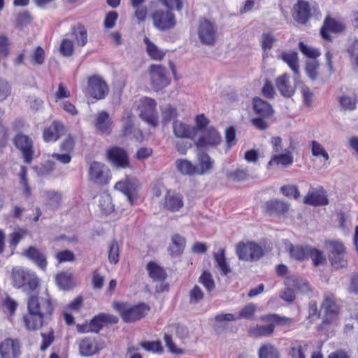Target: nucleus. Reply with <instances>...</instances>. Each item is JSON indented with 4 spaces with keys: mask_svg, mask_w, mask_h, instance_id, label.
Returning <instances> with one entry per match:
<instances>
[{
    "mask_svg": "<svg viewBox=\"0 0 358 358\" xmlns=\"http://www.w3.org/2000/svg\"><path fill=\"white\" fill-rule=\"evenodd\" d=\"M11 283L17 289L27 285L31 290H34L38 285V279L34 272L15 266L11 271Z\"/></svg>",
    "mask_w": 358,
    "mask_h": 358,
    "instance_id": "obj_1",
    "label": "nucleus"
},
{
    "mask_svg": "<svg viewBox=\"0 0 358 358\" xmlns=\"http://www.w3.org/2000/svg\"><path fill=\"white\" fill-rule=\"evenodd\" d=\"M99 206L101 212L105 215L110 214L114 210L112 199L106 193H103L100 196Z\"/></svg>",
    "mask_w": 358,
    "mask_h": 358,
    "instance_id": "obj_44",
    "label": "nucleus"
},
{
    "mask_svg": "<svg viewBox=\"0 0 358 358\" xmlns=\"http://www.w3.org/2000/svg\"><path fill=\"white\" fill-rule=\"evenodd\" d=\"M256 310L257 306L255 304L249 303L248 305L243 307L238 314H236L237 320L241 318L251 319L255 315Z\"/></svg>",
    "mask_w": 358,
    "mask_h": 358,
    "instance_id": "obj_55",
    "label": "nucleus"
},
{
    "mask_svg": "<svg viewBox=\"0 0 358 358\" xmlns=\"http://www.w3.org/2000/svg\"><path fill=\"white\" fill-rule=\"evenodd\" d=\"M147 270L150 277L155 281H162L166 278L165 271L155 262H149L147 265Z\"/></svg>",
    "mask_w": 358,
    "mask_h": 358,
    "instance_id": "obj_41",
    "label": "nucleus"
},
{
    "mask_svg": "<svg viewBox=\"0 0 358 358\" xmlns=\"http://www.w3.org/2000/svg\"><path fill=\"white\" fill-rule=\"evenodd\" d=\"M164 206L172 211L178 210L183 206L182 196L178 194L168 192L165 197Z\"/></svg>",
    "mask_w": 358,
    "mask_h": 358,
    "instance_id": "obj_33",
    "label": "nucleus"
},
{
    "mask_svg": "<svg viewBox=\"0 0 358 358\" xmlns=\"http://www.w3.org/2000/svg\"><path fill=\"white\" fill-rule=\"evenodd\" d=\"M109 88L106 82L98 75H94L88 78L85 90L88 95L96 100L103 99L108 94Z\"/></svg>",
    "mask_w": 358,
    "mask_h": 358,
    "instance_id": "obj_6",
    "label": "nucleus"
},
{
    "mask_svg": "<svg viewBox=\"0 0 358 358\" xmlns=\"http://www.w3.org/2000/svg\"><path fill=\"white\" fill-rule=\"evenodd\" d=\"M95 128L102 134H109L113 129V121L108 112H99L94 121Z\"/></svg>",
    "mask_w": 358,
    "mask_h": 358,
    "instance_id": "obj_21",
    "label": "nucleus"
},
{
    "mask_svg": "<svg viewBox=\"0 0 358 358\" xmlns=\"http://www.w3.org/2000/svg\"><path fill=\"white\" fill-rule=\"evenodd\" d=\"M44 318L37 313L29 311L28 314L24 316L23 321L27 329L34 331L42 327Z\"/></svg>",
    "mask_w": 358,
    "mask_h": 358,
    "instance_id": "obj_30",
    "label": "nucleus"
},
{
    "mask_svg": "<svg viewBox=\"0 0 358 358\" xmlns=\"http://www.w3.org/2000/svg\"><path fill=\"white\" fill-rule=\"evenodd\" d=\"M10 41L4 34L0 35V59L6 58L9 55Z\"/></svg>",
    "mask_w": 358,
    "mask_h": 358,
    "instance_id": "obj_60",
    "label": "nucleus"
},
{
    "mask_svg": "<svg viewBox=\"0 0 358 358\" xmlns=\"http://www.w3.org/2000/svg\"><path fill=\"white\" fill-rule=\"evenodd\" d=\"M104 165L100 162H93L89 169V178L96 184L107 183V177L103 172Z\"/></svg>",
    "mask_w": 358,
    "mask_h": 358,
    "instance_id": "obj_23",
    "label": "nucleus"
},
{
    "mask_svg": "<svg viewBox=\"0 0 358 358\" xmlns=\"http://www.w3.org/2000/svg\"><path fill=\"white\" fill-rule=\"evenodd\" d=\"M308 248L309 247L294 246L290 244L289 247L290 256L297 260H303L308 257Z\"/></svg>",
    "mask_w": 358,
    "mask_h": 358,
    "instance_id": "obj_46",
    "label": "nucleus"
},
{
    "mask_svg": "<svg viewBox=\"0 0 358 358\" xmlns=\"http://www.w3.org/2000/svg\"><path fill=\"white\" fill-rule=\"evenodd\" d=\"M23 255L32 261L38 268L43 271L46 270L47 259L44 252L34 246L29 247L23 252Z\"/></svg>",
    "mask_w": 358,
    "mask_h": 358,
    "instance_id": "obj_20",
    "label": "nucleus"
},
{
    "mask_svg": "<svg viewBox=\"0 0 358 358\" xmlns=\"http://www.w3.org/2000/svg\"><path fill=\"white\" fill-rule=\"evenodd\" d=\"M73 35L78 45L84 46L87 41V31L85 27L80 24L73 28Z\"/></svg>",
    "mask_w": 358,
    "mask_h": 358,
    "instance_id": "obj_48",
    "label": "nucleus"
},
{
    "mask_svg": "<svg viewBox=\"0 0 358 358\" xmlns=\"http://www.w3.org/2000/svg\"><path fill=\"white\" fill-rule=\"evenodd\" d=\"M114 307L120 313L123 320L126 322L140 320L147 315L150 310V308L144 303L132 306L125 303H116Z\"/></svg>",
    "mask_w": 358,
    "mask_h": 358,
    "instance_id": "obj_3",
    "label": "nucleus"
},
{
    "mask_svg": "<svg viewBox=\"0 0 358 358\" xmlns=\"http://www.w3.org/2000/svg\"><path fill=\"white\" fill-rule=\"evenodd\" d=\"M288 208L287 203L282 201H270L265 203V209L270 213L282 214L286 213Z\"/></svg>",
    "mask_w": 358,
    "mask_h": 358,
    "instance_id": "obj_40",
    "label": "nucleus"
},
{
    "mask_svg": "<svg viewBox=\"0 0 358 358\" xmlns=\"http://www.w3.org/2000/svg\"><path fill=\"white\" fill-rule=\"evenodd\" d=\"M324 311V323H330L334 321L338 315L339 308L335 299L331 296H326L322 304Z\"/></svg>",
    "mask_w": 358,
    "mask_h": 358,
    "instance_id": "obj_19",
    "label": "nucleus"
},
{
    "mask_svg": "<svg viewBox=\"0 0 358 358\" xmlns=\"http://www.w3.org/2000/svg\"><path fill=\"white\" fill-rule=\"evenodd\" d=\"M198 36L202 43L213 45L217 40V31L211 22L203 20L201 21L199 25Z\"/></svg>",
    "mask_w": 358,
    "mask_h": 358,
    "instance_id": "obj_13",
    "label": "nucleus"
},
{
    "mask_svg": "<svg viewBox=\"0 0 358 358\" xmlns=\"http://www.w3.org/2000/svg\"><path fill=\"white\" fill-rule=\"evenodd\" d=\"M106 347L103 341L94 338L85 337L78 343L79 353L83 357H92L97 355Z\"/></svg>",
    "mask_w": 358,
    "mask_h": 358,
    "instance_id": "obj_12",
    "label": "nucleus"
},
{
    "mask_svg": "<svg viewBox=\"0 0 358 358\" xmlns=\"http://www.w3.org/2000/svg\"><path fill=\"white\" fill-rule=\"evenodd\" d=\"M176 165L178 170L183 175L196 174V166L187 159H178Z\"/></svg>",
    "mask_w": 358,
    "mask_h": 358,
    "instance_id": "obj_43",
    "label": "nucleus"
},
{
    "mask_svg": "<svg viewBox=\"0 0 358 358\" xmlns=\"http://www.w3.org/2000/svg\"><path fill=\"white\" fill-rule=\"evenodd\" d=\"M287 287H294L296 289L302 293H308L310 289L306 280L299 278L296 276H291L286 280L285 282Z\"/></svg>",
    "mask_w": 358,
    "mask_h": 358,
    "instance_id": "obj_37",
    "label": "nucleus"
},
{
    "mask_svg": "<svg viewBox=\"0 0 358 358\" xmlns=\"http://www.w3.org/2000/svg\"><path fill=\"white\" fill-rule=\"evenodd\" d=\"M222 141L220 134L213 127H209L201 132V135L194 142L199 149H208L218 145Z\"/></svg>",
    "mask_w": 358,
    "mask_h": 358,
    "instance_id": "obj_10",
    "label": "nucleus"
},
{
    "mask_svg": "<svg viewBox=\"0 0 358 358\" xmlns=\"http://www.w3.org/2000/svg\"><path fill=\"white\" fill-rule=\"evenodd\" d=\"M157 1L159 2H160L163 6H164L166 9H170L171 10H173L175 9L177 11L180 12L183 8L185 0H157Z\"/></svg>",
    "mask_w": 358,
    "mask_h": 358,
    "instance_id": "obj_57",
    "label": "nucleus"
},
{
    "mask_svg": "<svg viewBox=\"0 0 358 358\" xmlns=\"http://www.w3.org/2000/svg\"><path fill=\"white\" fill-rule=\"evenodd\" d=\"M156 106V101L147 96H144L140 99L138 106L140 110V117L153 127H155L158 123Z\"/></svg>",
    "mask_w": 358,
    "mask_h": 358,
    "instance_id": "obj_8",
    "label": "nucleus"
},
{
    "mask_svg": "<svg viewBox=\"0 0 358 358\" xmlns=\"http://www.w3.org/2000/svg\"><path fill=\"white\" fill-rule=\"evenodd\" d=\"M262 320L271 322L278 325H289L293 322L292 318L281 317L276 314H270L262 317Z\"/></svg>",
    "mask_w": 358,
    "mask_h": 358,
    "instance_id": "obj_47",
    "label": "nucleus"
},
{
    "mask_svg": "<svg viewBox=\"0 0 358 358\" xmlns=\"http://www.w3.org/2000/svg\"><path fill=\"white\" fill-rule=\"evenodd\" d=\"M340 103L344 110H353L356 108L357 101L349 96L340 98Z\"/></svg>",
    "mask_w": 358,
    "mask_h": 358,
    "instance_id": "obj_63",
    "label": "nucleus"
},
{
    "mask_svg": "<svg viewBox=\"0 0 358 358\" xmlns=\"http://www.w3.org/2000/svg\"><path fill=\"white\" fill-rule=\"evenodd\" d=\"M294 18L299 23L304 24L310 17V6L308 2L299 0L294 6Z\"/></svg>",
    "mask_w": 358,
    "mask_h": 358,
    "instance_id": "obj_27",
    "label": "nucleus"
},
{
    "mask_svg": "<svg viewBox=\"0 0 358 358\" xmlns=\"http://www.w3.org/2000/svg\"><path fill=\"white\" fill-rule=\"evenodd\" d=\"M199 282H201L206 289L207 291L210 292L215 288V282L212 277V275L207 271L203 272L201 275L199 277Z\"/></svg>",
    "mask_w": 358,
    "mask_h": 358,
    "instance_id": "obj_56",
    "label": "nucleus"
},
{
    "mask_svg": "<svg viewBox=\"0 0 358 358\" xmlns=\"http://www.w3.org/2000/svg\"><path fill=\"white\" fill-rule=\"evenodd\" d=\"M303 203L313 206L327 205V194L322 187L310 189L303 199Z\"/></svg>",
    "mask_w": 358,
    "mask_h": 358,
    "instance_id": "obj_16",
    "label": "nucleus"
},
{
    "mask_svg": "<svg viewBox=\"0 0 358 358\" xmlns=\"http://www.w3.org/2000/svg\"><path fill=\"white\" fill-rule=\"evenodd\" d=\"M58 286L63 289H69L74 286L72 276L68 273H61L56 276Z\"/></svg>",
    "mask_w": 358,
    "mask_h": 358,
    "instance_id": "obj_45",
    "label": "nucleus"
},
{
    "mask_svg": "<svg viewBox=\"0 0 358 358\" xmlns=\"http://www.w3.org/2000/svg\"><path fill=\"white\" fill-rule=\"evenodd\" d=\"M185 239L184 237L178 234L172 236L171 244L169 246V250L172 256L180 255L185 246Z\"/></svg>",
    "mask_w": 358,
    "mask_h": 358,
    "instance_id": "obj_36",
    "label": "nucleus"
},
{
    "mask_svg": "<svg viewBox=\"0 0 358 358\" xmlns=\"http://www.w3.org/2000/svg\"><path fill=\"white\" fill-rule=\"evenodd\" d=\"M199 166H196V174L203 175L209 171L213 166L214 161L206 153L198 155Z\"/></svg>",
    "mask_w": 358,
    "mask_h": 358,
    "instance_id": "obj_31",
    "label": "nucleus"
},
{
    "mask_svg": "<svg viewBox=\"0 0 358 358\" xmlns=\"http://www.w3.org/2000/svg\"><path fill=\"white\" fill-rule=\"evenodd\" d=\"M141 346L146 351L160 353L163 351V348L159 341H145L140 343Z\"/></svg>",
    "mask_w": 358,
    "mask_h": 358,
    "instance_id": "obj_59",
    "label": "nucleus"
},
{
    "mask_svg": "<svg viewBox=\"0 0 358 358\" xmlns=\"http://www.w3.org/2000/svg\"><path fill=\"white\" fill-rule=\"evenodd\" d=\"M41 336L42 338V342L40 349L41 351H45L55 341L54 331L52 329H50L46 332H41Z\"/></svg>",
    "mask_w": 358,
    "mask_h": 358,
    "instance_id": "obj_53",
    "label": "nucleus"
},
{
    "mask_svg": "<svg viewBox=\"0 0 358 358\" xmlns=\"http://www.w3.org/2000/svg\"><path fill=\"white\" fill-rule=\"evenodd\" d=\"M308 257H310L315 266H319L326 262V257L322 251L309 247L308 248Z\"/></svg>",
    "mask_w": 358,
    "mask_h": 358,
    "instance_id": "obj_52",
    "label": "nucleus"
},
{
    "mask_svg": "<svg viewBox=\"0 0 358 358\" xmlns=\"http://www.w3.org/2000/svg\"><path fill=\"white\" fill-rule=\"evenodd\" d=\"M253 107L256 113L264 117H269L273 113V109L271 105L258 97L253 99Z\"/></svg>",
    "mask_w": 358,
    "mask_h": 358,
    "instance_id": "obj_35",
    "label": "nucleus"
},
{
    "mask_svg": "<svg viewBox=\"0 0 358 358\" xmlns=\"http://www.w3.org/2000/svg\"><path fill=\"white\" fill-rule=\"evenodd\" d=\"M20 355V345L17 339L6 338L0 343L1 358H17Z\"/></svg>",
    "mask_w": 358,
    "mask_h": 358,
    "instance_id": "obj_17",
    "label": "nucleus"
},
{
    "mask_svg": "<svg viewBox=\"0 0 358 358\" xmlns=\"http://www.w3.org/2000/svg\"><path fill=\"white\" fill-rule=\"evenodd\" d=\"M108 257L110 264H116L119 262L120 245L115 239L112 240L108 245Z\"/></svg>",
    "mask_w": 358,
    "mask_h": 358,
    "instance_id": "obj_42",
    "label": "nucleus"
},
{
    "mask_svg": "<svg viewBox=\"0 0 358 358\" xmlns=\"http://www.w3.org/2000/svg\"><path fill=\"white\" fill-rule=\"evenodd\" d=\"M153 27L160 31L173 29L177 23L176 15L170 9H155L151 14Z\"/></svg>",
    "mask_w": 358,
    "mask_h": 358,
    "instance_id": "obj_2",
    "label": "nucleus"
},
{
    "mask_svg": "<svg viewBox=\"0 0 358 358\" xmlns=\"http://www.w3.org/2000/svg\"><path fill=\"white\" fill-rule=\"evenodd\" d=\"M236 252L238 259L243 261H257L264 255L262 247L252 241L238 243Z\"/></svg>",
    "mask_w": 358,
    "mask_h": 358,
    "instance_id": "obj_4",
    "label": "nucleus"
},
{
    "mask_svg": "<svg viewBox=\"0 0 358 358\" xmlns=\"http://www.w3.org/2000/svg\"><path fill=\"white\" fill-rule=\"evenodd\" d=\"M117 321L118 319L115 316L108 314H100L95 316L91 320L89 325L86 326L85 331L98 333L105 324L108 323L115 324Z\"/></svg>",
    "mask_w": 358,
    "mask_h": 358,
    "instance_id": "obj_18",
    "label": "nucleus"
},
{
    "mask_svg": "<svg viewBox=\"0 0 358 358\" xmlns=\"http://www.w3.org/2000/svg\"><path fill=\"white\" fill-rule=\"evenodd\" d=\"M300 51L306 57L315 59L320 55V52L317 49L308 46L303 42L299 43Z\"/></svg>",
    "mask_w": 358,
    "mask_h": 358,
    "instance_id": "obj_61",
    "label": "nucleus"
},
{
    "mask_svg": "<svg viewBox=\"0 0 358 358\" xmlns=\"http://www.w3.org/2000/svg\"><path fill=\"white\" fill-rule=\"evenodd\" d=\"M173 133L179 138L192 139L195 136V129L193 126L180 120H176L173 123Z\"/></svg>",
    "mask_w": 358,
    "mask_h": 358,
    "instance_id": "obj_22",
    "label": "nucleus"
},
{
    "mask_svg": "<svg viewBox=\"0 0 358 358\" xmlns=\"http://www.w3.org/2000/svg\"><path fill=\"white\" fill-rule=\"evenodd\" d=\"M213 257L216 263V266L219 268L222 274L227 275L231 271V268L225 258L224 249H219L217 252L214 253Z\"/></svg>",
    "mask_w": 358,
    "mask_h": 358,
    "instance_id": "obj_39",
    "label": "nucleus"
},
{
    "mask_svg": "<svg viewBox=\"0 0 358 358\" xmlns=\"http://www.w3.org/2000/svg\"><path fill=\"white\" fill-rule=\"evenodd\" d=\"M143 41L145 45L146 52L152 59L159 61L164 57L166 51L160 49L156 44L152 42L149 38L145 36L143 38Z\"/></svg>",
    "mask_w": 358,
    "mask_h": 358,
    "instance_id": "obj_29",
    "label": "nucleus"
},
{
    "mask_svg": "<svg viewBox=\"0 0 358 358\" xmlns=\"http://www.w3.org/2000/svg\"><path fill=\"white\" fill-rule=\"evenodd\" d=\"M149 73L151 85L155 91L161 90L169 85L171 80L166 69L162 65L152 64Z\"/></svg>",
    "mask_w": 358,
    "mask_h": 358,
    "instance_id": "obj_9",
    "label": "nucleus"
},
{
    "mask_svg": "<svg viewBox=\"0 0 358 358\" xmlns=\"http://www.w3.org/2000/svg\"><path fill=\"white\" fill-rule=\"evenodd\" d=\"M344 29L345 26L342 22L328 17L325 19L324 25L321 29V35L323 38L330 40L329 31L338 33L341 32Z\"/></svg>",
    "mask_w": 358,
    "mask_h": 358,
    "instance_id": "obj_26",
    "label": "nucleus"
},
{
    "mask_svg": "<svg viewBox=\"0 0 358 358\" xmlns=\"http://www.w3.org/2000/svg\"><path fill=\"white\" fill-rule=\"evenodd\" d=\"M248 176L246 170L238 169L235 171H229L227 177L233 181H241L245 180Z\"/></svg>",
    "mask_w": 358,
    "mask_h": 358,
    "instance_id": "obj_62",
    "label": "nucleus"
},
{
    "mask_svg": "<svg viewBox=\"0 0 358 358\" xmlns=\"http://www.w3.org/2000/svg\"><path fill=\"white\" fill-rule=\"evenodd\" d=\"M293 163V156L292 152L285 149L282 153L273 154L268 163V165L271 166L273 165H282L287 166Z\"/></svg>",
    "mask_w": 358,
    "mask_h": 358,
    "instance_id": "obj_28",
    "label": "nucleus"
},
{
    "mask_svg": "<svg viewBox=\"0 0 358 358\" xmlns=\"http://www.w3.org/2000/svg\"><path fill=\"white\" fill-rule=\"evenodd\" d=\"M122 134L129 136L131 133L133 127V114L130 110L124 112L122 118Z\"/></svg>",
    "mask_w": 358,
    "mask_h": 358,
    "instance_id": "obj_49",
    "label": "nucleus"
},
{
    "mask_svg": "<svg viewBox=\"0 0 358 358\" xmlns=\"http://www.w3.org/2000/svg\"><path fill=\"white\" fill-rule=\"evenodd\" d=\"M203 298V292L198 285H195L189 292V301L192 303H197Z\"/></svg>",
    "mask_w": 358,
    "mask_h": 358,
    "instance_id": "obj_64",
    "label": "nucleus"
},
{
    "mask_svg": "<svg viewBox=\"0 0 358 358\" xmlns=\"http://www.w3.org/2000/svg\"><path fill=\"white\" fill-rule=\"evenodd\" d=\"M281 57L294 73V80L296 81L299 76V66L297 54L294 52H284L282 54Z\"/></svg>",
    "mask_w": 358,
    "mask_h": 358,
    "instance_id": "obj_34",
    "label": "nucleus"
},
{
    "mask_svg": "<svg viewBox=\"0 0 358 358\" xmlns=\"http://www.w3.org/2000/svg\"><path fill=\"white\" fill-rule=\"evenodd\" d=\"M209 122V120L205 116L204 114L196 115L195 117V126H193V128L195 129V135L196 134L197 131H199L202 132L203 130L206 129Z\"/></svg>",
    "mask_w": 358,
    "mask_h": 358,
    "instance_id": "obj_58",
    "label": "nucleus"
},
{
    "mask_svg": "<svg viewBox=\"0 0 358 358\" xmlns=\"http://www.w3.org/2000/svg\"><path fill=\"white\" fill-rule=\"evenodd\" d=\"M139 182L136 178H124L115 185V189L123 193L132 205L137 199Z\"/></svg>",
    "mask_w": 358,
    "mask_h": 358,
    "instance_id": "obj_11",
    "label": "nucleus"
},
{
    "mask_svg": "<svg viewBox=\"0 0 358 358\" xmlns=\"http://www.w3.org/2000/svg\"><path fill=\"white\" fill-rule=\"evenodd\" d=\"M311 152L312 155L317 157H322L325 161L329 159V155L324 146L316 141L311 142Z\"/></svg>",
    "mask_w": 358,
    "mask_h": 358,
    "instance_id": "obj_50",
    "label": "nucleus"
},
{
    "mask_svg": "<svg viewBox=\"0 0 358 358\" xmlns=\"http://www.w3.org/2000/svg\"><path fill=\"white\" fill-rule=\"evenodd\" d=\"M259 358H280L277 348L269 343L262 345L258 350Z\"/></svg>",
    "mask_w": 358,
    "mask_h": 358,
    "instance_id": "obj_38",
    "label": "nucleus"
},
{
    "mask_svg": "<svg viewBox=\"0 0 358 358\" xmlns=\"http://www.w3.org/2000/svg\"><path fill=\"white\" fill-rule=\"evenodd\" d=\"M27 308L28 311L44 317L50 316L53 312V306L48 294L45 296H31L27 302Z\"/></svg>",
    "mask_w": 358,
    "mask_h": 358,
    "instance_id": "obj_5",
    "label": "nucleus"
},
{
    "mask_svg": "<svg viewBox=\"0 0 358 358\" xmlns=\"http://www.w3.org/2000/svg\"><path fill=\"white\" fill-rule=\"evenodd\" d=\"M275 85L280 94L284 96L290 97L295 92V85L291 84L289 77L287 73L279 76L275 80Z\"/></svg>",
    "mask_w": 358,
    "mask_h": 358,
    "instance_id": "obj_25",
    "label": "nucleus"
},
{
    "mask_svg": "<svg viewBox=\"0 0 358 358\" xmlns=\"http://www.w3.org/2000/svg\"><path fill=\"white\" fill-rule=\"evenodd\" d=\"M107 157L113 166L117 169L130 167V162L127 152L121 148L113 147L107 151Z\"/></svg>",
    "mask_w": 358,
    "mask_h": 358,
    "instance_id": "obj_14",
    "label": "nucleus"
},
{
    "mask_svg": "<svg viewBox=\"0 0 358 358\" xmlns=\"http://www.w3.org/2000/svg\"><path fill=\"white\" fill-rule=\"evenodd\" d=\"M20 178V184L22 188L23 194L27 197H28L31 194V189L28 184L27 169L24 166H21Z\"/></svg>",
    "mask_w": 358,
    "mask_h": 358,
    "instance_id": "obj_51",
    "label": "nucleus"
},
{
    "mask_svg": "<svg viewBox=\"0 0 358 358\" xmlns=\"http://www.w3.org/2000/svg\"><path fill=\"white\" fill-rule=\"evenodd\" d=\"M326 247L329 250V258L332 266L336 268L345 267L347 265L345 248L338 241H327Z\"/></svg>",
    "mask_w": 358,
    "mask_h": 358,
    "instance_id": "obj_7",
    "label": "nucleus"
},
{
    "mask_svg": "<svg viewBox=\"0 0 358 358\" xmlns=\"http://www.w3.org/2000/svg\"><path fill=\"white\" fill-rule=\"evenodd\" d=\"M64 132V127L60 122L54 121L43 131V140L45 142L56 141Z\"/></svg>",
    "mask_w": 358,
    "mask_h": 358,
    "instance_id": "obj_24",
    "label": "nucleus"
},
{
    "mask_svg": "<svg viewBox=\"0 0 358 358\" xmlns=\"http://www.w3.org/2000/svg\"><path fill=\"white\" fill-rule=\"evenodd\" d=\"M178 116V111L176 108L171 105L166 106L162 110V120L165 124H167L172 119L176 118Z\"/></svg>",
    "mask_w": 358,
    "mask_h": 358,
    "instance_id": "obj_54",
    "label": "nucleus"
},
{
    "mask_svg": "<svg viewBox=\"0 0 358 358\" xmlns=\"http://www.w3.org/2000/svg\"><path fill=\"white\" fill-rule=\"evenodd\" d=\"M14 143L16 147L21 150L24 162L30 164L33 159V142L31 139L26 135L20 134L14 138Z\"/></svg>",
    "mask_w": 358,
    "mask_h": 358,
    "instance_id": "obj_15",
    "label": "nucleus"
},
{
    "mask_svg": "<svg viewBox=\"0 0 358 358\" xmlns=\"http://www.w3.org/2000/svg\"><path fill=\"white\" fill-rule=\"evenodd\" d=\"M275 330V324L270 322L266 325H255L251 327L248 330V334L254 337H262L271 335Z\"/></svg>",
    "mask_w": 358,
    "mask_h": 358,
    "instance_id": "obj_32",
    "label": "nucleus"
}]
</instances>
